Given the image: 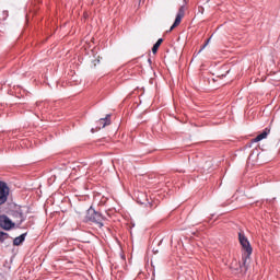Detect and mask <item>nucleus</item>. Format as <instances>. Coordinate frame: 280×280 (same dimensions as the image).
Returning a JSON list of instances; mask_svg holds the SVG:
<instances>
[{"label": "nucleus", "instance_id": "obj_1", "mask_svg": "<svg viewBox=\"0 0 280 280\" xmlns=\"http://www.w3.org/2000/svg\"><path fill=\"white\" fill-rule=\"evenodd\" d=\"M11 215L12 218H14L15 224H18L19 226L22 222H25V220H27V208L15 207V209L11 211Z\"/></svg>", "mask_w": 280, "mask_h": 280}, {"label": "nucleus", "instance_id": "obj_2", "mask_svg": "<svg viewBox=\"0 0 280 280\" xmlns=\"http://www.w3.org/2000/svg\"><path fill=\"white\" fill-rule=\"evenodd\" d=\"M86 218L90 220V222H95L98 224V226H104V223H102L104 222V215H102L98 211H95V209L90 208L88 210Z\"/></svg>", "mask_w": 280, "mask_h": 280}, {"label": "nucleus", "instance_id": "obj_3", "mask_svg": "<svg viewBox=\"0 0 280 280\" xmlns=\"http://www.w3.org/2000/svg\"><path fill=\"white\" fill-rule=\"evenodd\" d=\"M238 241L243 250L247 253V257H250V255H253V247L250 246V242H248V238H246L244 234L238 233Z\"/></svg>", "mask_w": 280, "mask_h": 280}, {"label": "nucleus", "instance_id": "obj_4", "mask_svg": "<svg viewBox=\"0 0 280 280\" xmlns=\"http://www.w3.org/2000/svg\"><path fill=\"white\" fill-rule=\"evenodd\" d=\"M8 196H10V188L5 182H0V206L8 202Z\"/></svg>", "mask_w": 280, "mask_h": 280}, {"label": "nucleus", "instance_id": "obj_5", "mask_svg": "<svg viewBox=\"0 0 280 280\" xmlns=\"http://www.w3.org/2000/svg\"><path fill=\"white\" fill-rule=\"evenodd\" d=\"M16 223L12 222L8 215H1L0 217V228L4 231H11V229H14Z\"/></svg>", "mask_w": 280, "mask_h": 280}, {"label": "nucleus", "instance_id": "obj_6", "mask_svg": "<svg viewBox=\"0 0 280 280\" xmlns=\"http://www.w3.org/2000/svg\"><path fill=\"white\" fill-rule=\"evenodd\" d=\"M184 16H185V5H182L176 14L173 25L170 28V32H172L175 27H178V25H180V21H183Z\"/></svg>", "mask_w": 280, "mask_h": 280}, {"label": "nucleus", "instance_id": "obj_7", "mask_svg": "<svg viewBox=\"0 0 280 280\" xmlns=\"http://www.w3.org/2000/svg\"><path fill=\"white\" fill-rule=\"evenodd\" d=\"M270 135V129L266 128L261 133H259L255 139L254 143H259V141H264Z\"/></svg>", "mask_w": 280, "mask_h": 280}, {"label": "nucleus", "instance_id": "obj_8", "mask_svg": "<svg viewBox=\"0 0 280 280\" xmlns=\"http://www.w3.org/2000/svg\"><path fill=\"white\" fill-rule=\"evenodd\" d=\"M98 125L102 126V128H106V126H110V114H107L105 118H101L98 120Z\"/></svg>", "mask_w": 280, "mask_h": 280}, {"label": "nucleus", "instance_id": "obj_9", "mask_svg": "<svg viewBox=\"0 0 280 280\" xmlns=\"http://www.w3.org/2000/svg\"><path fill=\"white\" fill-rule=\"evenodd\" d=\"M27 234H22L13 240V246H21L25 242V236Z\"/></svg>", "mask_w": 280, "mask_h": 280}, {"label": "nucleus", "instance_id": "obj_10", "mask_svg": "<svg viewBox=\"0 0 280 280\" xmlns=\"http://www.w3.org/2000/svg\"><path fill=\"white\" fill-rule=\"evenodd\" d=\"M163 43V38L158 39V42L152 47V52L156 54L159 51V48L161 47V44Z\"/></svg>", "mask_w": 280, "mask_h": 280}, {"label": "nucleus", "instance_id": "obj_11", "mask_svg": "<svg viewBox=\"0 0 280 280\" xmlns=\"http://www.w3.org/2000/svg\"><path fill=\"white\" fill-rule=\"evenodd\" d=\"M8 237H10V235L5 232H0V242L1 244H3V242H5V240H8Z\"/></svg>", "mask_w": 280, "mask_h": 280}, {"label": "nucleus", "instance_id": "obj_12", "mask_svg": "<svg viewBox=\"0 0 280 280\" xmlns=\"http://www.w3.org/2000/svg\"><path fill=\"white\" fill-rule=\"evenodd\" d=\"M210 42H211V38H208V39L206 40V43L203 44V46L200 48L199 54H200V51H202V49H205V48L207 47V45H209Z\"/></svg>", "mask_w": 280, "mask_h": 280}, {"label": "nucleus", "instance_id": "obj_13", "mask_svg": "<svg viewBox=\"0 0 280 280\" xmlns=\"http://www.w3.org/2000/svg\"><path fill=\"white\" fill-rule=\"evenodd\" d=\"M149 207L152 208L153 207V203L152 202H148Z\"/></svg>", "mask_w": 280, "mask_h": 280}]
</instances>
